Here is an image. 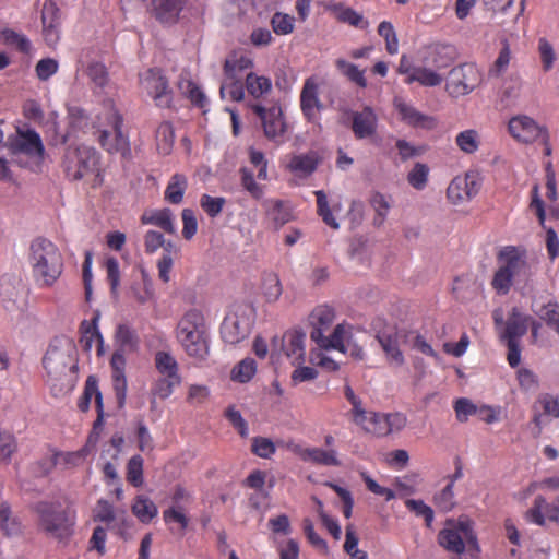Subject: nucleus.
<instances>
[{"mask_svg":"<svg viewBox=\"0 0 559 559\" xmlns=\"http://www.w3.org/2000/svg\"><path fill=\"white\" fill-rule=\"evenodd\" d=\"M481 82V74L473 63H463L451 69L445 91L452 97L472 93Z\"/></svg>","mask_w":559,"mask_h":559,"instance_id":"11","label":"nucleus"},{"mask_svg":"<svg viewBox=\"0 0 559 559\" xmlns=\"http://www.w3.org/2000/svg\"><path fill=\"white\" fill-rule=\"evenodd\" d=\"M61 10L55 0H45L41 9L43 37L49 47H56L61 38Z\"/></svg>","mask_w":559,"mask_h":559,"instance_id":"16","label":"nucleus"},{"mask_svg":"<svg viewBox=\"0 0 559 559\" xmlns=\"http://www.w3.org/2000/svg\"><path fill=\"white\" fill-rule=\"evenodd\" d=\"M253 112L260 118L265 136L269 140L281 143L286 130L281 107L265 108L259 104L251 106Z\"/></svg>","mask_w":559,"mask_h":559,"instance_id":"18","label":"nucleus"},{"mask_svg":"<svg viewBox=\"0 0 559 559\" xmlns=\"http://www.w3.org/2000/svg\"><path fill=\"white\" fill-rule=\"evenodd\" d=\"M94 521L102 522L116 535L122 536L130 526V520L124 510H116L114 506L105 500L99 499L94 509Z\"/></svg>","mask_w":559,"mask_h":559,"instance_id":"13","label":"nucleus"},{"mask_svg":"<svg viewBox=\"0 0 559 559\" xmlns=\"http://www.w3.org/2000/svg\"><path fill=\"white\" fill-rule=\"evenodd\" d=\"M269 207L267 215L272 218L276 227H281L288 223L292 218L290 212L285 209L284 202L281 200H271L266 202Z\"/></svg>","mask_w":559,"mask_h":559,"instance_id":"59","label":"nucleus"},{"mask_svg":"<svg viewBox=\"0 0 559 559\" xmlns=\"http://www.w3.org/2000/svg\"><path fill=\"white\" fill-rule=\"evenodd\" d=\"M221 85L219 94L222 98H229L233 102H241L245 98V81L241 79L228 80Z\"/></svg>","mask_w":559,"mask_h":559,"instance_id":"56","label":"nucleus"},{"mask_svg":"<svg viewBox=\"0 0 559 559\" xmlns=\"http://www.w3.org/2000/svg\"><path fill=\"white\" fill-rule=\"evenodd\" d=\"M378 34L385 41V50L394 56L399 52V39L394 26L389 21H382L378 26Z\"/></svg>","mask_w":559,"mask_h":559,"instance_id":"52","label":"nucleus"},{"mask_svg":"<svg viewBox=\"0 0 559 559\" xmlns=\"http://www.w3.org/2000/svg\"><path fill=\"white\" fill-rule=\"evenodd\" d=\"M429 176V168L423 163H416L407 175L408 183L416 190H423Z\"/></svg>","mask_w":559,"mask_h":559,"instance_id":"60","label":"nucleus"},{"mask_svg":"<svg viewBox=\"0 0 559 559\" xmlns=\"http://www.w3.org/2000/svg\"><path fill=\"white\" fill-rule=\"evenodd\" d=\"M143 464L144 460L141 455H133L127 464V480L133 487H141L144 483L143 479Z\"/></svg>","mask_w":559,"mask_h":559,"instance_id":"53","label":"nucleus"},{"mask_svg":"<svg viewBox=\"0 0 559 559\" xmlns=\"http://www.w3.org/2000/svg\"><path fill=\"white\" fill-rule=\"evenodd\" d=\"M455 143L465 154H473L479 148V134L474 129L462 131L456 135Z\"/></svg>","mask_w":559,"mask_h":559,"instance_id":"51","label":"nucleus"},{"mask_svg":"<svg viewBox=\"0 0 559 559\" xmlns=\"http://www.w3.org/2000/svg\"><path fill=\"white\" fill-rule=\"evenodd\" d=\"M226 203L223 197H211L209 194H202L200 199V205L202 210L210 216L216 217L223 210Z\"/></svg>","mask_w":559,"mask_h":559,"instance_id":"63","label":"nucleus"},{"mask_svg":"<svg viewBox=\"0 0 559 559\" xmlns=\"http://www.w3.org/2000/svg\"><path fill=\"white\" fill-rule=\"evenodd\" d=\"M328 9L341 23H345L360 29H366L369 25L368 21H366L360 13L349 7L344 5L343 3L330 4Z\"/></svg>","mask_w":559,"mask_h":559,"instance_id":"36","label":"nucleus"},{"mask_svg":"<svg viewBox=\"0 0 559 559\" xmlns=\"http://www.w3.org/2000/svg\"><path fill=\"white\" fill-rule=\"evenodd\" d=\"M480 189V181L476 174L466 173L464 176H456L447 189L448 200L454 204H462L473 199Z\"/></svg>","mask_w":559,"mask_h":559,"instance_id":"19","label":"nucleus"},{"mask_svg":"<svg viewBox=\"0 0 559 559\" xmlns=\"http://www.w3.org/2000/svg\"><path fill=\"white\" fill-rule=\"evenodd\" d=\"M382 350L385 354L386 361L389 365L394 367H401L405 364V357L400 349V340L402 338V332L394 330L390 332H379L376 336Z\"/></svg>","mask_w":559,"mask_h":559,"instance_id":"29","label":"nucleus"},{"mask_svg":"<svg viewBox=\"0 0 559 559\" xmlns=\"http://www.w3.org/2000/svg\"><path fill=\"white\" fill-rule=\"evenodd\" d=\"M157 372L165 378L182 380L176 358L168 352L159 350L154 356Z\"/></svg>","mask_w":559,"mask_h":559,"instance_id":"38","label":"nucleus"},{"mask_svg":"<svg viewBox=\"0 0 559 559\" xmlns=\"http://www.w3.org/2000/svg\"><path fill=\"white\" fill-rule=\"evenodd\" d=\"M437 539L442 548L459 556L466 547L472 559H477L480 552L477 537L467 522L460 521L456 526L442 528Z\"/></svg>","mask_w":559,"mask_h":559,"instance_id":"6","label":"nucleus"},{"mask_svg":"<svg viewBox=\"0 0 559 559\" xmlns=\"http://www.w3.org/2000/svg\"><path fill=\"white\" fill-rule=\"evenodd\" d=\"M511 61V51L507 41H503V46L499 52V56L495 60L493 64L489 69V76H500L504 73Z\"/></svg>","mask_w":559,"mask_h":559,"instance_id":"61","label":"nucleus"},{"mask_svg":"<svg viewBox=\"0 0 559 559\" xmlns=\"http://www.w3.org/2000/svg\"><path fill=\"white\" fill-rule=\"evenodd\" d=\"M28 262L32 274L40 287H51L63 272V258L49 239L35 238L29 246Z\"/></svg>","mask_w":559,"mask_h":559,"instance_id":"1","label":"nucleus"},{"mask_svg":"<svg viewBox=\"0 0 559 559\" xmlns=\"http://www.w3.org/2000/svg\"><path fill=\"white\" fill-rule=\"evenodd\" d=\"M155 139L158 153L162 155L170 154L175 142L173 124L169 121L159 123L155 132Z\"/></svg>","mask_w":559,"mask_h":559,"instance_id":"42","label":"nucleus"},{"mask_svg":"<svg viewBox=\"0 0 559 559\" xmlns=\"http://www.w3.org/2000/svg\"><path fill=\"white\" fill-rule=\"evenodd\" d=\"M7 147L14 155L23 154L35 159H43L45 155L41 138L33 129L17 128L15 134L8 138Z\"/></svg>","mask_w":559,"mask_h":559,"instance_id":"12","label":"nucleus"},{"mask_svg":"<svg viewBox=\"0 0 559 559\" xmlns=\"http://www.w3.org/2000/svg\"><path fill=\"white\" fill-rule=\"evenodd\" d=\"M132 513L144 524L152 522L158 514L156 504L146 496L139 495L131 506Z\"/></svg>","mask_w":559,"mask_h":559,"instance_id":"40","label":"nucleus"},{"mask_svg":"<svg viewBox=\"0 0 559 559\" xmlns=\"http://www.w3.org/2000/svg\"><path fill=\"white\" fill-rule=\"evenodd\" d=\"M314 195L317 199V211L322 221L333 229H337L340 227L335 217L332 214V211L329 206L328 198L324 191L318 190L314 191Z\"/></svg>","mask_w":559,"mask_h":559,"instance_id":"57","label":"nucleus"},{"mask_svg":"<svg viewBox=\"0 0 559 559\" xmlns=\"http://www.w3.org/2000/svg\"><path fill=\"white\" fill-rule=\"evenodd\" d=\"M141 223L144 225H155L168 234L176 233L173 213L167 207L145 211L141 216Z\"/></svg>","mask_w":559,"mask_h":559,"instance_id":"35","label":"nucleus"},{"mask_svg":"<svg viewBox=\"0 0 559 559\" xmlns=\"http://www.w3.org/2000/svg\"><path fill=\"white\" fill-rule=\"evenodd\" d=\"M111 130L99 131L98 143L110 154L118 153L123 158L131 157V147L128 135L122 132L123 117L112 100L104 103V111L99 117Z\"/></svg>","mask_w":559,"mask_h":559,"instance_id":"4","label":"nucleus"},{"mask_svg":"<svg viewBox=\"0 0 559 559\" xmlns=\"http://www.w3.org/2000/svg\"><path fill=\"white\" fill-rule=\"evenodd\" d=\"M337 70L346 76L350 82L355 83L361 88L367 87V80L365 78V71L358 69L354 63H350L344 59H337L335 61Z\"/></svg>","mask_w":559,"mask_h":559,"instance_id":"46","label":"nucleus"},{"mask_svg":"<svg viewBox=\"0 0 559 559\" xmlns=\"http://www.w3.org/2000/svg\"><path fill=\"white\" fill-rule=\"evenodd\" d=\"M262 294L267 302H275L282 295L281 281L275 273H267L262 280Z\"/></svg>","mask_w":559,"mask_h":559,"instance_id":"50","label":"nucleus"},{"mask_svg":"<svg viewBox=\"0 0 559 559\" xmlns=\"http://www.w3.org/2000/svg\"><path fill=\"white\" fill-rule=\"evenodd\" d=\"M163 519L167 525L177 523L181 534L185 533L189 525V518L183 513L181 508L170 507L164 510Z\"/></svg>","mask_w":559,"mask_h":559,"instance_id":"62","label":"nucleus"},{"mask_svg":"<svg viewBox=\"0 0 559 559\" xmlns=\"http://www.w3.org/2000/svg\"><path fill=\"white\" fill-rule=\"evenodd\" d=\"M300 108L309 122L319 120V114L324 108L319 98V80L312 75L305 80L300 92Z\"/></svg>","mask_w":559,"mask_h":559,"instance_id":"20","label":"nucleus"},{"mask_svg":"<svg viewBox=\"0 0 559 559\" xmlns=\"http://www.w3.org/2000/svg\"><path fill=\"white\" fill-rule=\"evenodd\" d=\"M457 58L455 46L444 43H432L423 49L421 67L438 71L451 67Z\"/></svg>","mask_w":559,"mask_h":559,"instance_id":"15","label":"nucleus"},{"mask_svg":"<svg viewBox=\"0 0 559 559\" xmlns=\"http://www.w3.org/2000/svg\"><path fill=\"white\" fill-rule=\"evenodd\" d=\"M322 158L317 151L293 154L288 157L286 169L298 178H308L318 169Z\"/></svg>","mask_w":559,"mask_h":559,"instance_id":"21","label":"nucleus"},{"mask_svg":"<svg viewBox=\"0 0 559 559\" xmlns=\"http://www.w3.org/2000/svg\"><path fill=\"white\" fill-rule=\"evenodd\" d=\"M59 70V63L53 58L40 59L35 66V72L40 81H47Z\"/></svg>","mask_w":559,"mask_h":559,"instance_id":"64","label":"nucleus"},{"mask_svg":"<svg viewBox=\"0 0 559 559\" xmlns=\"http://www.w3.org/2000/svg\"><path fill=\"white\" fill-rule=\"evenodd\" d=\"M97 395L102 396V393L98 390L97 380L90 376L85 382L83 394L78 400V408L81 412H87L93 397L97 405Z\"/></svg>","mask_w":559,"mask_h":559,"instance_id":"54","label":"nucleus"},{"mask_svg":"<svg viewBox=\"0 0 559 559\" xmlns=\"http://www.w3.org/2000/svg\"><path fill=\"white\" fill-rule=\"evenodd\" d=\"M346 336V324L340 323L337 324L333 332L330 335H323L322 338L317 343V345L324 349H336L342 353L345 352V341Z\"/></svg>","mask_w":559,"mask_h":559,"instance_id":"43","label":"nucleus"},{"mask_svg":"<svg viewBox=\"0 0 559 559\" xmlns=\"http://www.w3.org/2000/svg\"><path fill=\"white\" fill-rule=\"evenodd\" d=\"M335 320V310L333 307L323 304L317 306L309 314L311 326L310 337L318 343Z\"/></svg>","mask_w":559,"mask_h":559,"instance_id":"25","label":"nucleus"},{"mask_svg":"<svg viewBox=\"0 0 559 559\" xmlns=\"http://www.w3.org/2000/svg\"><path fill=\"white\" fill-rule=\"evenodd\" d=\"M396 71L405 75L404 83L407 85L418 83L423 87H436L443 82V76L430 68L412 67L406 55L401 57Z\"/></svg>","mask_w":559,"mask_h":559,"instance_id":"14","label":"nucleus"},{"mask_svg":"<svg viewBox=\"0 0 559 559\" xmlns=\"http://www.w3.org/2000/svg\"><path fill=\"white\" fill-rule=\"evenodd\" d=\"M70 360V356L66 350L50 345L43 358V365L49 379L61 380L67 374Z\"/></svg>","mask_w":559,"mask_h":559,"instance_id":"23","label":"nucleus"},{"mask_svg":"<svg viewBox=\"0 0 559 559\" xmlns=\"http://www.w3.org/2000/svg\"><path fill=\"white\" fill-rule=\"evenodd\" d=\"M176 253V246L171 241H168L167 247H165V252H163L157 262L158 278L164 283H168L170 281V272L174 266L173 255Z\"/></svg>","mask_w":559,"mask_h":559,"instance_id":"47","label":"nucleus"},{"mask_svg":"<svg viewBox=\"0 0 559 559\" xmlns=\"http://www.w3.org/2000/svg\"><path fill=\"white\" fill-rule=\"evenodd\" d=\"M526 515L531 522L544 525L546 520L556 521L558 519V509L547 503L543 497H537Z\"/></svg>","mask_w":559,"mask_h":559,"instance_id":"37","label":"nucleus"},{"mask_svg":"<svg viewBox=\"0 0 559 559\" xmlns=\"http://www.w3.org/2000/svg\"><path fill=\"white\" fill-rule=\"evenodd\" d=\"M251 313V308L238 307L224 318L221 325V335L225 343L238 344L250 334L253 323Z\"/></svg>","mask_w":559,"mask_h":559,"instance_id":"9","label":"nucleus"},{"mask_svg":"<svg viewBox=\"0 0 559 559\" xmlns=\"http://www.w3.org/2000/svg\"><path fill=\"white\" fill-rule=\"evenodd\" d=\"M257 371V364L252 358H245L231 370V379L246 383L252 379Z\"/></svg>","mask_w":559,"mask_h":559,"instance_id":"55","label":"nucleus"},{"mask_svg":"<svg viewBox=\"0 0 559 559\" xmlns=\"http://www.w3.org/2000/svg\"><path fill=\"white\" fill-rule=\"evenodd\" d=\"M296 19L283 12H275L270 21L271 27L276 35L285 36L289 35L295 29Z\"/></svg>","mask_w":559,"mask_h":559,"instance_id":"49","label":"nucleus"},{"mask_svg":"<svg viewBox=\"0 0 559 559\" xmlns=\"http://www.w3.org/2000/svg\"><path fill=\"white\" fill-rule=\"evenodd\" d=\"M498 269L491 280V287L498 295H507L520 273L523 261L519 248L503 247L497 254Z\"/></svg>","mask_w":559,"mask_h":559,"instance_id":"5","label":"nucleus"},{"mask_svg":"<svg viewBox=\"0 0 559 559\" xmlns=\"http://www.w3.org/2000/svg\"><path fill=\"white\" fill-rule=\"evenodd\" d=\"M532 310L559 334V306L556 302L549 300L546 304H539L536 299H533Z\"/></svg>","mask_w":559,"mask_h":559,"instance_id":"39","label":"nucleus"},{"mask_svg":"<svg viewBox=\"0 0 559 559\" xmlns=\"http://www.w3.org/2000/svg\"><path fill=\"white\" fill-rule=\"evenodd\" d=\"M306 334L299 330L287 331L283 336V350L293 364L305 361Z\"/></svg>","mask_w":559,"mask_h":559,"instance_id":"32","label":"nucleus"},{"mask_svg":"<svg viewBox=\"0 0 559 559\" xmlns=\"http://www.w3.org/2000/svg\"><path fill=\"white\" fill-rule=\"evenodd\" d=\"M17 449L16 437L9 430L0 429V463L10 464Z\"/></svg>","mask_w":559,"mask_h":559,"instance_id":"45","label":"nucleus"},{"mask_svg":"<svg viewBox=\"0 0 559 559\" xmlns=\"http://www.w3.org/2000/svg\"><path fill=\"white\" fill-rule=\"evenodd\" d=\"M188 187L187 177L182 174H175L170 177L165 189V200L171 204H180Z\"/></svg>","mask_w":559,"mask_h":559,"instance_id":"41","label":"nucleus"},{"mask_svg":"<svg viewBox=\"0 0 559 559\" xmlns=\"http://www.w3.org/2000/svg\"><path fill=\"white\" fill-rule=\"evenodd\" d=\"M395 110L401 120L414 128L432 129L435 119L418 111L413 105L406 103L402 97H395L393 100Z\"/></svg>","mask_w":559,"mask_h":559,"instance_id":"28","label":"nucleus"},{"mask_svg":"<svg viewBox=\"0 0 559 559\" xmlns=\"http://www.w3.org/2000/svg\"><path fill=\"white\" fill-rule=\"evenodd\" d=\"M112 388L118 408H122L127 399V379L124 374L126 358L122 352L116 350L110 359Z\"/></svg>","mask_w":559,"mask_h":559,"instance_id":"26","label":"nucleus"},{"mask_svg":"<svg viewBox=\"0 0 559 559\" xmlns=\"http://www.w3.org/2000/svg\"><path fill=\"white\" fill-rule=\"evenodd\" d=\"M254 60L251 55L245 50H233L229 52L223 64V72L227 80L241 79L247 71H252Z\"/></svg>","mask_w":559,"mask_h":559,"instance_id":"27","label":"nucleus"},{"mask_svg":"<svg viewBox=\"0 0 559 559\" xmlns=\"http://www.w3.org/2000/svg\"><path fill=\"white\" fill-rule=\"evenodd\" d=\"M534 412L533 421L538 428L546 424L545 416L559 418V395L544 394L539 396L534 405Z\"/></svg>","mask_w":559,"mask_h":559,"instance_id":"33","label":"nucleus"},{"mask_svg":"<svg viewBox=\"0 0 559 559\" xmlns=\"http://www.w3.org/2000/svg\"><path fill=\"white\" fill-rule=\"evenodd\" d=\"M100 314L99 312H95L91 320H83L80 324V333L81 337L79 340L80 346L83 350L90 352L94 345L97 343V353L98 355L103 354V344L104 338L98 330V321Z\"/></svg>","mask_w":559,"mask_h":559,"instance_id":"30","label":"nucleus"},{"mask_svg":"<svg viewBox=\"0 0 559 559\" xmlns=\"http://www.w3.org/2000/svg\"><path fill=\"white\" fill-rule=\"evenodd\" d=\"M62 165L68 178L80 180L98 170L99 154L94 147L87 145L69 146Z\"/></svg>","mask_w":559,"mask_h":559,"instance_id":"7","label":"nucleus"},{"mask_svg":"<svg viewBox=\"0 0 559 559\" xmlns=\"http://www.w3.org/2000/svg\"><path fill=\"white\" fill-rule=\"evenodd\" d=\"M354 423L368 433L385 437L401 431L406 426L407 418L399 412L385 414L364 411L361 416L355 418Z\"/></svg>","mask_w":559,"mask_h":559,"instance_id":"8","label":"nucleus"},{"mask_svg":"<svg viewBox=\"0 0 559 559\" xmlns=\"http://www.w3.org/2000/svg\"><path fill=\"white\" fill-rule=\"evenodd\" d=\"M180 384L181 380L178 379H170L165 377H160L159 379H157L151 388V393L153 395V399L151 401L152 408L155 407L156 397H159L162 400L168 399L173 394L175 388L179 386Z\"/></svg>","mask_w":559,"mask_h":559,"instance_id":"44","label":"nucleus"},{"mask_svg":"<svg viewBox=\"0 0 559 559\" xmlns=\"http://www.w3.org/2000/svg\"><path fill=\"white\" fill-rule=\"evenodd\" d=\"M292 451L304 462H310L322 466H340L337 451L335 449L304 448L299 444L292 447Z\"/></svg>","mask_w":559,"mask_h":559,"instance_id":"22","label":"nucleus"},{"mask_svg":"<svg viewBox=\"0 0 559 559\" xmlns=\"http://www.w3.org/2000/svg\"><path fill=\"white\" fill-rule=\"evenodd\" d=\"M185 5L186 0H153L152 12L159 23L173 25L178 22Z\"/></svg>","mask_w":559,"mask_h":559,"instance_id":"31","label":"nucleus"},{"mask_svg":"<svg viewBox=\"0 0 559 559\" xmlns=\"http://www.w3.org/2000/svg\"><path fill=\"white\" fill-rule=\"evenodd\" d=\"M143 86L146 93L152 97L155 105L160 108H168L173 100V92L168 80L158 69H150L143 78Z\"/></svg>","mask_w":559,"mask_h":559,"instance_id":"17","label":"nucleus"},{"mask_svg":"<svg viewBox=\"0 0 559 559\" xmlns=\"http://www.w3.org/2000/svg\"><path fill=\"white\" fill-rule=\"evenodd\" d=\"M245 87L252 98H265L272 92V80L266 75H260L250 71L246 73Z\"/></svg>","mask_w":559,"mask_h":559,"instance_id":"34","label":"nucleus"},{"mask_svg":"<svg viewBox=\"0 0 559 559\" xmlns=\"http://www.w3.org/2000/svg\"><path fill=\"white\" fill-rule=\"evenodd\" d=\"M38 519V527L47 535L62 542L72 536L75 512L63 508L57 501H39L33 507Z\"/></svg>","mask_w":559,"mask_h":559,"instance_id":"3","label":"nucleus"},{"mask_svg":"<svg viewBox=\"0 0 559 559\" xmlns=\"http://www.w3.org/2000/svg\"><path fill=\"white\" fill-rule=\"evenodd\" d=\"M524 335V313L519 308H513L500 333L501 341L508 347L507 360L512 368L521 361L520 338Z\"/></svg>","mask_w":559,"mask_h":559,"instance_id":"10","label":"nucleus"},{"mask_svg":"<svg viewBox=\"0 0 559 559\" xmlns=\"http://www.w3.org/2000/svg\"><path fill=\"white\" fill-rule=\"evenodd\" d=\"M377 127L378 117L371 107L366 106L352 114V131L357 140L372 138L377 133Z\"/></svg>","mask_w":559,"mask_h":559,"instance_id":"24","label":"nucleus"},{"mask_svg":"<svg viewBox=\"0 0 559 559\" xmlns=\"http://www.w3.org/2000/svg\"><path fill=\"white\" fill-rule=\"evenodd\" d=\"M2 41L8 46H14L22 53H29L32 49L31 40L21 33L11 28H4L0 32Z\"/></svg>","mask_w":559,"mask_h":559,"instance_id":"48","label":"nucleus"},{"mask_svg":"<svg viewBox=\"0 0 559 559\" xmlns=\"http://www.w3.org/2000/svg\"><path fill=\"white\" fill-rule=\"evenodd\" d=\"M176 336L188 356L204 360L209 354V334L205 319L198 309H190L177 324Z\"/></svg>","mask_w":559,"mask_h":559,"instance_id":"2","label":"nucleus"},{"mask_svg":"<svg viewBox=\"0 0 559 559\" xmlns=\"http://www.w3.org/2000/svg\"><path fill=\"white\" fill-rule=\"evenodd\" d=\"M370 204L376 212V216L373 218V225L377 227H380L383 225V223L388 216V213L391 207L390 203L386 200L384 194H382L380 192H376L371 197Z\"/></svg>","mask_w":559,"mask_h":559,"instance_id":"58","label":"nucleus"}]
</instances>
